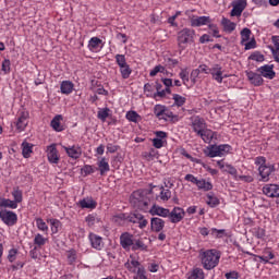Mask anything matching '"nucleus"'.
<instances>
[{"label": "nucleus", "instance_id": "51", "mask_svg": "<svg viewBox=\"0 0 279 279\" xmlns=\"http://www.w3.org/2000/svg\"><path fill=\"white\" fill-rule=\"evenodd\" d=\"M248 60H254L255 62H265V56L260 52H254L248 57Z\"/></svg>", "mask_w": 279, "mask_h": 279}, {"label": "nucleus", "instance_id": "17", "mask_svg": "<svg viewBox=\"0 0 279 279\" xmlns=\"http://www.w3.org/2000/svg\"><path fill=\"white\" fill-rule=\"evenodd\" d=\"M88 240L94 250H98V251L104 250V238L95 233H89Z\"/></svg>", "mask_w": 279, "mask_h": 279}, {"label": "nucleus", "instance_id": "47", "mask_svg": "<svg viewBox=\"0 0 279 279\" xmlns=\"http://www.w3.org/2000/svg\"><path fill=\"white\" fill-rule=\"evenodd\" d=\"M66 258H68L69 265H73V263L77 260V251L76 250L68 251Z\"/></svg>", "mask_w": 279, "mask_h": 279}, {"label": "nucleus", "instance_id": "22", "mask_svg": "<svg viewBox=\"0 0 279 279\" xmlns=\"http://www.w3.org/2000/svg\"><path fill=\"white\" fill-rule=\"evenodd\" d=\"M245 8H247V0H239L231 10V16H241Z\"/></svg>", "mask_w": 279, "mask_h": 279}, {"label": "nucleus", "instance_id": "29", "mask_svg": "<svg viewBox=\"0 0 279 279\" xmlns=\"http://www.w3.org/2000/svg\"><path fill=\"white\" fill-rule=\"evenodd\" d=\"M62 116L58 114L56 116L51 122L50 125L52 128V130H54V132H64V125H62Z\"/></svg>", "mask_w": 279, "mask_h": 279}, {"label": "nucleus", "instance_id": "21", "mask_svg": "<svg viewBox=\"0 0 279 279\" xmlns=\"http://www.w3.org/2000/svg\"><path fill=\"white\" fill-rule=\"evenodd\" d=\"M130 258H131V260H128L126 263H124V267H125V269H128V271H130L131 274H136V271L140 268H144L141 265V262L136 260V258H134V256L131 255Z\"/></svg>", "mask_w": 279, "mask_h": 279}, {"label": "nucleus", "instance_id": "48", "mask_svg": "<svg viewBox=\"0 0 279 279\" xmlns=\"http://www.w3.org/2000/svg\"><path fill=\"white\" fill-rule=\"evenodd\" d=\"M172 99L174 100V105L178 106L179 108L184 106V104H186V98L182 97L179 94H173Z\"/></svg>", "mask_w": 279, "mask_h": 279}, {"label": "nucleus", "instance_id": "20", "mask_svg": "<svg viewBox=\"0 0 279 279\" xmlns=\"http://www.w3.org/2000/svg\"><path fill=\"white\" fill-rule=\"evenodd\" d=\"M27 119H29V113L22 111L17 118V121L15 122L16 130L23 132L27 128Z\"/></svg>", "mask_w": 279, "mask_h": 279}, {"label": "nucleus", "instance_id": "45", "mask_svg": "<svg viewBox=\"0 0 279 279\" xmlns=\"http://www.w3.org/2000/svg\"><path fill=\"white\" fill-rule=\"evenodd\" d=\"M187 279H204V270L202 268H195Z\"/></svg>", "mask_w": 279, "mask_h": 279}, {"label": "nucleus", "instance_id": "19", "mask_svg": "<svg viewBox=\"0 0 279 279\" xmlns=\"http://www.w3.org/2000/svg\"><path fill=\"white\" fill-rule=\"evenodd\" d=\"M263 193L266 195V197H279V185L266 184L263 187Z\"/></svg>", "mask_w": 279, "mask_h": 279}, {"label": "nucleus", "instance_id": "27", "mask_svg": "<svg viewBox=\"0 0 279 279\" xmlns=\"http://www.w3.org/2000/svg\"><path fill=\"white\" fill-rule=\"evenodd\" d=\"M198 136L204 141V143H211L213 138H217V133L213 132L210 129L203 130Z\"/></svg>", "mask_w": 279, "mask_h": 279}, {"label": "nucleus", "instance_id": "53", "mask_svg": "<svg viewBox=\"0 0 279 279\" xmlns=\"http://www.w3.org/2000/svg\"><path fill=\"white\" fill-rule=\"evenodd\" d=\"M158 73H165V66L162 65H156L150 72L149 75L150 77H156V75H158Z\"/></svg>", "mask_w": 279, "mask_h": 279}, {"label": "nucleus", "instance_id": "8", "mask_svg": "<svg viewBox=\"0 0 279 279\" xmlns=\"http://www.w3.org/2000/svg\"><path fill=\"white\" fill-rule=\"evenodd\" d=\"M120 245L125 252H130L134 245V234L130 232H123L120 235Z\"/></svg>", "mask_w": 279, "mask_h": 279}, {"label": "nucleus", "instance_id": "59", "mask_svg": "<svg viewBox=\"0 0 279 279\" xmlns=\"http://www.w3.org/2000/svg\"><path fill=\"white\" fill-rule=\"evenodd\" d=\"M241 36L243 41L250 40V36H252V31L250 28H243L241 31Z\"/></svg>", "mask_w": 279, "mask_h": 279}, {"label": "nucleus", "instance_id": "44", "mask_svg": "<svg viewBox=\"0 0 279 279\" xmlns=\"http://www.w3.org/2000/svg\"><path fill=\"white\" fill-rule=\"evenodd\" d=\"M11 195L13 196V202H15V204H21V202H23V191L19 187L14 189Z\"/></svg>", "mask_w": 279, "mask_h": 279}, {"label": "nucleus", "instance_id": "15", "mask_svg": "<svg viewBox=\"0 0 279 279\" xmlns=\"http://www.w3.org/2000/svg\"><path fill=\"white\" fill-rule=\"evenodd\" d=\"M192 128L193 131L197 134H202V131L206 129V120L204 118H199V116L192 118Z\"/></svg>", "mask_w": 279, "mask_h": 279}, {"label": "nucleus", "instance_id": "33", "mask_svg": "<svg viewBox=\"0 0 279 279\" xmlns=\"http://www.w3.org/2000/svg\"><path fill=\"white\" fill-rule=\"evenodd\" d=\"M206 204L209 208H217L221 204L219 198L215 195V193L210 192L207 194Z\"/></svg>", "mask_w": 279, "mask_h": 279}, {"label": "nucleus", "instance_id": "4", "mask_svg": "<svg viewBox=\"0 0 279 279\" xmlns=\"http://www.w3.org/2000/svg\"><path fill=\"white\" fill-rule=\"evenodd\" d=\"M195 43V31L191 28H183L178 33V45L179 48L184 51L187 45Z\"/></svg>", "mask_w": 279, "mask_h": 279}, {"label": "nucleus", "instance_id": "55", "mask_svg": "<svg viewBox=\"0 0 279 279\" xmlns=\"http://www.w3.org/2000/svg\"><path fill=\"white\" fill-rule=\"evenodd\" d=\"M17 254H19V250L17 248H11L9 251V254H8L9 263H14V260H16Z\"/></svg>", "mask_w": 279, "mask_h": 279}, {"label": "nucleus", "instance_id": "10", "mask_svg": "<svg viewBox=\"0 0 279 279\" xmlns=\"http://www.w3.org/2000/svg\"><path fill=\"white\" fill-rule=\"evenodd\" d=\"M209 75H211L213 80L218 82V84L223 83V68L220 64H213L208 71Z\"/></svg>", "mask_w": 279, "mask_h": 279}, {"label": "nucleus", "instance_id": "46", "mask_svg": "<svg viewBox=\"0 0 279 279\" xmlns=\"http://www.w3.org/2000/svg\"><path fill=\"white\" fill-rule=\"evenodd\" d=\"M35 221L38 230H40L41 232H49V227L47 226V222L43 220V218H36Z\"/></svg>", "mask_w": 279, "mask_h": 279}, {"label": "nucleus", "instance_id": "58", "mask_svg": "<svg viewBox=\"0 0 279 279\" xmlns=\"http://www.w3.org/2000/svg\"><path fill=\"white\" fill-rule=\"evenodd\" d=\"M179 77L182 80L183 84H186V82H189V70L181 69V72L179 73Z\"/></svg>", "mask_w": 279, "mask_h": 279}, {"label": "nucleus", "instance_id": "9", "mask_svg": "<svg viewBox=\"0 0 279 279\" xmlns=\"http://www.w3.org/2000/svg\"><path fill=\"white\" fill-rule=\"evenodd\" d=\"M186 211L181 207H174L171 211L169 210L168 218L171 223H180L184 219Z\"/></svg>", "mask_w": 279, "mask_h": 279}, {"label": "nucleus", "instance_id": "37", "mask_svg": "<svg viewBox=\"0 0 279 279\" xmlns=\"http://www.w3.org/2000/svg\"><path fill=\"white\" fill-rule=\"evenodd\" d=\"M34 145L23 142L22 143V156L23 158H29L32 156Z\"/></svg>", "mask_w": 279, "mask_h": 279}, {"label": "nucleus", "instance_id": "16", "mask_svg": "<svg viewBox=\"0 0 279 279\" xmlns=\"http://www.w3.org/2000/svg\"><path fill=\"white\" fill-rule=\"evenodd\" d=\"M246 77L253 86H263L265 84V80H263L260 73L248 71L246 72Z\"/></svg>", "mask_w": 279, "mask_h": 279}, {"label": "nucleus", "instance_id": "42", "mask_svg": "<svg viewBox=\"0 0 279 279\" xmlns=\"http://www.w3.org/2000/svg\"><path fill=\"white\" fill-rule=\"evenodd\" d=\"M231 150H232V146L228 144L218 145L219 158L223 156H228V154H230Z\"/></svg>", "mask_w": 279, "mask_h": 279}, {"label": "nucleus", "instance_id": "49", "mask_svg": "<svg viewBox=\"0 0 279 279\" xmlns=\"http://www.w3.org/2000/svg\"><path fill=\"white\" fill-rule=\"evenodd\" d=\"M108 117H110V108H104L98 111L97 118L100 119V121L105 122Z\"/></svg>", "mask_w": 279, "mask_h": 279}, {"label": "nucleus", "instance_id": "43", "mask_svg": "<svg viewBox=\"0 0 279 279\" xmlns=\"http://www.w3.org/2000/svg\"><path fill=\"white\" fill-rule=\"evenodd\" d=\"M207 156L209 158H217L219 157V145H211L207 148Z\"/></svg>", "mask_w": 279, "mask_h": 279}, {"label": "nucleus", "instance_id": "50", "mask_svg": "<svg viewBox=\"0 0 279 279\" xmlns=\"http://www.w3.org/2000/svg\"><path fill=\"white\" fill-rule=\"evenodd\" d=\"M167 143L166 140H160V138H153V146L155 149H162L165 147V144Z\"/></svg>", "mask_w": 279, "mask_h": 279}, {"label": "nucleus", "instance_id": "2", "mask_svg": "<svg viewBox=\"0 0 279 279\" xmlns=\"http://www.w3.org/2000/svg\"><path fill=\"white\" fill-rule=\"evenodd\" d=\"M130 204L133 208L147 213V210H149V197H147V191H134L130 196Z\"/></svg>", "mask_w": 279, "mask_h": 279}, {"label": "nucleus", "instance_id": "26", "mask_svg": "<svg viewBox=\"0 0 279 279\" xmlns=\"http://www.w3.org/2000/svg\"><path fill=\"white\" fill-rule=\"evenodd\" d=\"M149 214L154 217V216H158V217H169V209L168 208H163L157 205H153V207L149 209Z\"/></svg>", "mask_w": 279, "mask_h": 279}, {"label": "nucleus", "instance_id": "36", "mask_svg": "<svg viewBox=\"0 0 279 279\" xmlns=\"http://www.w3.org/2000/svg\"><path fill=\"white\" fill-rule=\"evenodd\" d=\"M157 199H160L161 202H169V199H171V190L165 189V186H161L160 193L157 196Z\"/></svg>", "mask_w": 279, "mask_h": 279}, {"label": "nucleus", "instance_id": "25", "mask_svg": "<svg viewBox=\"0 0 279 279\" xmlns=\"http://www.w3.org/2000/svg\"><path fill=\"white\" fill-rule=\"evenodd\" d=\"M97 171H100V175H106L108 171H110V163H108V159L106 157H101L97 161Z\"/></svg>", "mask_w": 279, "mask_h": 279}, {"label": "nucleus", "instance_id": "28", "mask_svg": "<svg viewBox=\"0 0 279 279\" xmlns=\"http://www.w3.org/2000/svg\"><path fill=\"white\" fill-rule=\"evenodd\" d=\"M220 24L222 25L223 32H226V34H232V32L236 29V23L228 20L227 17H222Z\"/></svg>", "mask_w": 279, "mask_h": 279}, {"label": "nucleus", "instance_id": "63", "mask_svg": "<svg viewBox=\"0 0 279 279\" xmlns=\"http://www.w3.org/2000/svg\"><path fill=\"white\" fill-rule=\"evenodd\" d=\"M10 66H11L10 59H5L2 62V71H3V73H5V75H8V73H10Z\"/></svg>", "mask_w": 279, "mask_h": 279}, {"label": "nucleus", "instance_id": "56", "mask_svg": "<svg viewBox=\"0 0 279 279\" xmlns=\"http://www.w3.org/2000/svg\"><path fill=\"white\" fill-rule=\"evenodd\" d=\"M82 173H84V175H90L93 173H95V168H93V166L90 165H85L82 169H81Z\"/></svg>", "mask_w": 279, "mask_h": 279}, {"label": "nucleus", "instance_id": "13", "mask_svg": "<svg viewBox=\"0 0 279 279\" xmlns=\"http://www.w3.org/2000/svg\"><path fill=\"white\" fill-rule=\"evenodd\" d=\"M47 158L50 165H58V162H60V155L58 154L56 144H51L47 147Z\"/></svg>", "mask_w": 279, "mask_h": 279}, {"label": "nucleus", "instance_id": "7", "mask_svg": "<svg viewBox=\"0 0 279 279\" xmlns=\"http://www.w3.org/2000/svg\"><path fill=\"white\" fill-rule=\"evenodd\" d=\"M126 221H129L130 223H138V228L141 230L147 228V219H145V216H143L140 213H132L126 217Z\"/></svg>", "mask_w": 279, "mask_h": 279}, {"label": "nucleus", "instance_id": "62", "mask_svg": "<svg viewBox=\"0 0 279 279\" xmlns=\"http://www.w3.org/2000/svg\"><path fill=\"white\" fill-rule=\"evenodd\" d=\"M85 221L87 223V226L89 228H93V226L95 225V221H97V217H95V215H88L86 218H85Z\"/></svg>", "mask_w": 279, "mask_h": 279}, {"label": "nucleus", "instance_id": "23", "mask_svg": "<svg viewBox=\"0 0 279 279\" xmlns=\"http://www.w3.org/2000/svg\"><path fill=\"white\" fill-rule=\"evenodd\" d=\"M257 258L262 260V263L267 265L269 260H274V258H276V254H274V251H271V248L266 247L263 250L262 255H257Z\"/></svg>", "mask_w": 279, "mask_h": 279}, {"label": "nucleus", "instance_id": "52", "mask_svg": "<svg viewBox=\"0 0 279 279\" xmlns=\"http://www.w3.org/2000/svg\"><path fill=\"white\" fill-rule=\"evenodd\" d=\"M116 62L119 68L124 66L128 64V61L125 59V54H116Z\"/></svg>", "mask_w": 279, "mask_h": 279}, {"label": "nucleus", "instance_id": "41", "mask_svg": "<svg viewBox=\"0 0 279 279\" xmlns=\"http://www.w3.org/2000/svg\"><path fill=\"white\" fill-rule=\"evenodd\" d=\"M120 73L122 80H129L130 75H132V68H130V64H124L120 66Z\"/></svg>", "mask_w": 279, "mask_h": 279}, {"label": "nucleus", "instance_id": "12", "mask_svg": "<svg viewBox=\"0 0 279 279\" xmlns=\"http://www.w3.org/2000/svg\"><path fill=\"white\" fill-rule=\"evenodd\" d=\"M62 149L68 154L69 158L77 160L82 157V147L80 145L62 146Z\"/></svg>", "mask_w": 279, "mask_h": 279}, {"label": "nucleus", "instance_id": "34", "mask_svg": "<svg viewBox=\"0 0 279 279\" xmlns=\"http://www.w3.org/2000/svg\"><path fill=\"white\" fill-rule=\"evenodd\" d=\"M47 222L50 223L52 234H58L62 229V222L56 218L48 219Z\"/></svg>", "mask_w": 279, "mask_h": 279}, {"label": "nucleus", "instance_id": "1", "mask_svg": "<svg viewBox=\"0 0 279 279\" xmlns=\"http://www.w3.org/2000/svg\"><path fill=\"white\" fill-rule=\"evenodd\" d=\"M198 258L202 263V266L207 270L215 269L219 265L221 258V252L211 248V250H201L198 252Z\"/></svg>", "mask_w": 279, "mask_h": 279}, {"label": "nucleus", "instance_id": "31", "mask_svg": "<svg viewBox=\"0 0 279 279\" xmlns=\"http://www.w3.org/2000/svg\"><path fill=\"white\" fill-rule=\"evenodd\" d=\"M132 252H147L148 246L145 244L143 239H137L133 241Z\"/></svg>", "mask_w": 279, "mask_h": 279}, {"label": "nucleus", "instance_id": "3", "mask_svg": "<svg viewBox=\"0 0 279 279\" xmlns=\"http://www.w3.org/2000/svg\"><path fill=\"white\" fill-rule=\"evenodd\" d=\"M255 165L258 167L259 182H269V177L276 171V166L267 165V158L264 156L256 157Z\"/></svg>", "mask_w": 279, "mask_h": 279}, {"label": "nucleus", "instance_id": "54", "mask_svg": "<svg viewBox=\"0 0 279 279\" xmlns=\"http://www.w3.org/2000/svg\"><path fill=\"white\" fill-rule=\"evenodd\" d=\"M167 109V107L162 106V105H156L154 107V114L157 117V119L159 117L162 116V112H165V110Z\"/></svg>", "mask_w": 279, "mask_h": 279}, {"label": "nucleus", "instance_id": "11", "mask_svg": "<svg viewBox=\"0 0 279 279\" xmlns=\"http://www.w3.org/2000/svg\"><path fill=\"white\" fill-rule=\"evenodd\" d=\"M257 73L266 80H274L276 77V71H274V64H265L257 69Z\"/></svg>", "mask_w": 279, "mask_h": 279}, {"label": "nucleus", "instance_id": "64", "mask_svg": "<svg viewBox=\"0 0 279 279\" xmlns=\"http://www.w3.org/2000/svg\"><path fill=\"white\" fill-rule=\"evenodd\" d=\"M135 274L134 279H147V276H145V267L140 268Z\"/></svg>", "mask_w": 279, "mask_h": 279}, {"label": "nucleus", "instance_id": "40", "mask_svg": "<svg viewBox=\"0 0 279 279\" xmlns=\"http://www.w3.org/2000/svg\"><path fill=\"white\" fill-rule=\"evenodd\" d=\"M253 236L259 239L260 241H265L266 232L264 228L255 227L251 230Z\"/></svg>", "mask_w": 279, "mask_h": 279}, {"label": "nucleus", "instance_id": "60", "mask_svg": "<svg viewBox=\"0 0 279 279\" xmlns=\"http://www.w3.org/2000/svg\"><path fill=\"white\" fill-rule=\"evenodd\" d=\"M208 28L213 31V36L215 38H221V35H219V28L215 24H211V22H210L208 24Z\"/></svg>", "mask_w": 279, "mask_h": 279}, {"label": "nucleus", "instance_id": "30", "mask_svg": "<svg viewBox=\"0 0 279 279\" xmlns=\"http://www.w3.org/2000/svg\"><path fill=\"white\" fill-rule=\"evenodd\" d=\"M78 205L82 208H88L90 210H94V208H97V202L93 199V197L83 198L78 202Z\"/></svg>", "mask_w": 279, "mask_h": 279}, {"label": "nucleus", "instance_id": "35", "mask_svg": "<svg viewBox=\"0 0 279 279\" xmlns=\"http://www.w3.org/2000/svg\"><path fill=\"white\" fill-rule=\"evenodd\" d=\"M49 241V239L44 238L43 234L37 233L34 238V245L35 247H38L39 250H41L43 247H45V245H47V242Z\"/></svg>", "mask_w": 279, "mask_h": 279}, {"label": "nucleus", "instance_id": "5", "mask_svg": "<svg viewBox=\"0 0 279 279\" xmlns=\"http://www.w3.org/2000/svg\"><path fill=\"white\" fill-rule=\"evenodd\" d=\"M184 180L186 182H191L192 184H195L198 191H204L205 193L208 191H213V183L209 181H206V179H198L193 174H186L184 177Z\"/></svg>", "mask_w": 279, "mask_h": 279}, {"label": "nucleus", "instance_id": "14", "mask_svg": "<svg viewBox=\"0 0 279 279\" xmlns=\"http://www.w3.org/2000/svg\"><path fill=\"white\" fill-rule=\"evenodd\" d=\"M209 23H213V20H210V16H195L193 15L190 20L191 27H202L203 25H209Z\"/></svg>", "mask_w": 279, "mask_h": 279}, {"label": "nucleus", "instance_id": "6", "mask_svg": "<svg viewBox=\"0 0 279 279\" xmlns=\"http://www.w3.org/2000/svg\"><path fill=\"white\" fill-rule=\"evenodd\" d=\"M0 219L5 223V226L12 227L16 226V221H19V216H16V213L11 210H0Z\"/></svg>", "mask_w": 279, "mask_h": 279}, {"label": "nucleus", "instance_id": "61", "mask_svg": "<svg viewBox=\"0 0 279 279\" xmlns=\"http://www.w3.org/2000/svg\"><path fill=\"white\" fill-rule=\"evenodd\" d=\"M235 180H240L241 182H246L247 184L254 182V177L252 175H239Z\"/></svg>", "mask_w": 279, "mask_h": 279}, {"label": "nucleus", "instance_id": "18", "mask_svg": "<svg viewBox=\"0 0 279 279\" xmlns=\"http://www.w3.org/2000/svg\"><path fill=\"white\" fill-rule=\"evenodd\" d=\"M89 51L97 53L104 47V41L99 37H92L87 45Z\"/></svg>", "mask_w": 279, "mask_h": 279}, {"label": "nucleus", "instance_id": "39", "mask_svg": "<svg viewBox=\"0 0 279 279\" xmlns=\"http://www.w3.org/2000/svg\"><path fill=\"white\" fill-rule=\"evenodd\" d=\"M0 206H2L3 208H12L13 210L19 208V203H16L15 201H12L10 198H2L0 201Z\"/></svg>", "mask_w": 279, "mask_h": 279}, {"label": "nucleus", "instance_id": "24", "mask_svg": "<svg viewBox=\"0 0 279 279\" xmlns=\"http://www.w3.org/2000/svg\"><path fill=\"white\" fill-rule=\"evenodd\" d=\"M150 228L153 232H162L165 230V220L162 218H151L150 219Z\"/></svg>", "mask_w": 279, "mask_h": 279}, {"label": "nucleus", "instance_id": "57", "mask_svg": "<svg viewBox=\"0 0 279 279\" xmlns=\"http://www.w3.org/2000/svg\"><path fill=\"white\" fill-rule=\"evenodd\" d=\"M226 171L227 173H229L230 175H233V178L236 180V178H239L236 168H234V166L232 165H226Z\"/></svg>", "mask_w": 279, "mask_h": 279}, {"label": "nucleus", "instance_id": "32", "mask_svg": "<svg viewBox=\"0 0 279 279\" xmlns=\"http://www.w3.org/2000/svg\"><path fill=\"white\" fill-rule=\"evenodd\" d=\"M73 88H75V85L71 81H63L60 85L62 95H71Z\"/></svg>", "mask_w": 279, "mask_h": 279}, {"label": "nucleus", "instance_id": "38", "mask_svg": "<svg viewBox=\"0 0 279 279\" xmlns=\"http://www.w3.org/2000/svg\"><path fill=\"white\" fill-rule=\"evenodd\" d=\"M125 118L128 121H131V123H140V121H143V118L136 111H128Z\"/></svg>", "mask_w": 279, "mask_h": 279}]
</instances>
